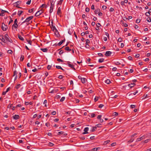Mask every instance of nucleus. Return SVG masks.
I'll return each instance as SVG.
<instances>
[{
  "label": "nucleus",
  "instance_id": "nucleus-1",
  "mask_svg": "<svg viewBox=\"0 0 151 151\" xmlns=\"http://www.w3.org/2000/svg\"><path fill=\"white\" fill-rule=\"evenodd\" d=\"M33 16H30L28 17L26 19V20L25 21H24V22H23L22 23V24L25 22H27V25H28L29 24V23H28L29 22V21L31 19H32L33 18Z\"/></svg>",
  "mask_w": 151,
  "mask_h": 151
},
{
  "label": "nucleus",
  "instance_id": "nucleus-2",
  "mask_svg": "<svg viewBox=\"0 0 151 151\" xmlns=\"http://www.w3.org/2000/svg\"><path fill=\"white\" fill-rule=\"evenodd\" d=\"M8 26L7 25H5L4 23H2L1 28L3 31H6L8 29Z\"/></svg>",
  "mask_w": 151,
  "mask_h": 151
},
{
  "label": "nucleus",
  "instance_id": "nucleus-3",
  "mask_svg": "<svg viewBox=\"0 0 151 151\" xmlns=\"http://www.w3.org/2000/svg\"><path fill=\"white\" fill-rule=\"evenodd\" d=\"M17 22L18 21L17 20V19H16L14 20V24L13 25L12 27H14V28L16 29L17 28V27H18Z\"/></svg>",
  "mask_w": 151,
  "mask_h": 151
},
{
  "label": "nucleus",
  "instance_id": "nucleus-4",
  "mask_svg": "<svg viewBox=\"0 0 151 151\" xmlns=\"http://www.w3.org/2000/svg\"><path fill=\"white\" fill-rule=\"evenodd\" d=\"M42 9H40V10L38 11L35 14V16L36 17L40 15L43 12Z\"/></svg>",
  "mask_w": 151,
  "mask_h": 151
},
{
  "label": "nucleus",
  "instance_id": "nucleus-5",
  "mask_svg": "<svg viewBox=\"0 0 151 151\" xmlns=\"http://www.w3.org/2000/svg\"><path fill=\"white\" fill-rule=\"evenodd\" d=\"M145 136L146 135H144L139 138H137L136 140V142H137L138 141H141V140H142L143 139L145 138Z\"/></svg>",
  "mask_w": 151,
  "mask_h": 151
},
{
  "label": "nucleus",
  "instance_id": "nucleus-6",
  "mask_svg": "<svg viewBox=\"0 0 151 151\" xmlns=\"http://www.w3.org/2000/svg\"><path fill=\"white\" fill-rule=\"evenodd\" d=\"M68 63L67 65H68V66L70 67V68H72L74 70H75V68L74 67V65L73 64H70V62L69 61L67 62Z\"/></svg>",
  "mask_w": 151,
  "mask_h": 151
},
{
  "label": "nucleus",
  "instance_id": "nucleus-7",
  "mask_svg": "<svg viewBox=\"0 0 151 151\" xmlns=\"http://www.w3.org/2000/svg\"><path fill=\"white\" fill-rule=\"evenodd\" d=\"M54 31L55 32V34L57 37H59L60 36V35L59 34V32L57 29H55Z\"/></svg>",
  "mask_w": 151,
  "mask_h": 151
},
{
  "label": "nucleus",
  "instance_id": "nucleus-8",
  "mask_svg": "<svg viewBox=\"0 0 151 151\" xmlns=\"http://www.w3.org/2000/svg\"><path fill=\"white\" fill-rule=\"evenodd\" d=\"M112 52L110 51H106L105 54V55L106 56H109L111 54Z\"/></svg>",
  "mask_w": 151,
  "mask_h": 151
},
{
  "label": "nucleus",
  "instance_id": "nucleus-9",
  "mask_svg": "<svg viewBox=\"0 0 151 151\" xmlns=\"http://www.w3.org/2000/svg\"><path fill=\"white\" fill-rule=\"evenodd\" d=\"M12 117L14 119L17 120L19 118V116L18 115L15 114Z\"/></svg>",
  "mask_w": 151,
  "mask_h": 151
},
{
  "label": "nucleus",
  "instance_id": "nucleus-10",
  "mask_svg": "<svg viewBox=\"0 0 151 151\" xmlns=\"http://www.w3.org/2000/svg\"><path fill=\"white\" fill-rule=\"evenodd\" d=\"M89 128L88 127H86L84 129V132H83V134H87L88 133V131Z\"/></svg>",
  "mask_w": 151,
  "mask_h": 151
},
{
  "label": "nucleus",
  "instance_id": "nucleus-11",
  "mask_svg": "<svg viewBox=\"0 0 151 151\" xmlns=\"http://www.w3.org/2000/svg\"><path fill=\"white\" fill-rule=\"evenodd\" d=\"M21 2L20 1H18L15 2V4H16V7H18V8H21V7L18 6V5H19V4H20Z\"/></svg>",
  "mask_w": 151,
  "mask_h": 151
},
{
  "label": "nucleus",
  "instance_id": "nucleus-12",
  "mask_svg": "<svg viewBox=\"0 0 151 151\" xmlns=\"http://www.w3.org/2000/svg\"><path fill=\"white\" fill-rule=\"evenodd\" d=\"M53 5H52V3H51V6L50 7V13H51L53 11Z\"/></svg>",
  "mask_w": 151,
  "mask_h": 151
},
{
  "label": "nucleus",
  "instance_id": "nucleus-13",
  "mask_svg": "<svg viewBox=\"0 0 151 151\" xmlns=\"http://www.w3.org/2000/svg\"><path fill=\"white\" fill-rule=\"evenodd\" d=\"M136 84L134 83H131L130 84H129L128 85V86L129 87H130L131 88H132L134 86H135Z\"/></svg>",
  "mask_w": 151,
  "mask_h": 151
},
{
  "label": "nucleus",
  "instance_id": "nucleus-14",
  "mask_svg": "<svg viewBox=\"0 0 151 151\" xmlns=\"http://www.w3.org/2000/svg\"><path fill=\"white\" fill-rule=\"evenodd\" d=\"M51 26L52 27V30L53 31H54V30L55 29H56L55 26H53V22L52 20L51 22Z\"/></svg>",
  "mask_w": 151,
  "mask_h": 151
},
{
  "label": "nucleus",
  "instance_id": "nucleus-15",
  "mask_svg": "<svg viewBox=\"0 0 151 151\" xmlns=\"http://www.w3.org/2000/svg\"><path fill=\"white\" fill-rule=\"evenodd\" d=\"M18 37L21 40L23 41L24 40V38L20 35H18Z\"/></svg>",
  "mask_w": 151,
  "mask_h": 151
},
{
  "label": "nucleus",
  "instance_id": "nucleus-16",
  "mask_svg": "<svg viewBox=\"0 0 151 151\" xmlns=\"http://www.w3.org/2000/svg\"><path fill=\"white\" fill-rule=\"evenodd\" d=\"M65 41V39H64L63 40H62V41L58 43V46L60 45L64 42Z\"/></svg>",
  "mask_w": 151,
  "mask_h": 151
},
{
  "label": "nucleus",
  "instance_id": "nucleus-17",
  "mask_svg": "<svg viewBox=\"0 0 151 151\" xmlns=\"http://www.w3.org/2000/svg\"><path fill=\"white\" fill-rule=\"evenodd\" d=\"M0 40H1L3 42H5V40L3 36H0Z\"/></svg>",
  "mask_w": 151,
  "mask_h": 151
},
{
  "label": "nucleus",
  "instance_id": "nucleus-18",
  "mask_svg": "<svg viewBox=\"0 0 151 151\" xmlns=\"http://www.w3.org/2000/svg\"><path fill=\"white\" fill-rule=\"evenodd\" d=\"M100 149V147L94 148L91 150V151H96Z\"/></svg>",
  "mask_w": 151,
  "mask_h": 151
},
{
  "label": "nucleus",
  "instance_id": "nucleus-19",
  "mask_svg": "<svg viewBox=\"0 0 151 151\" xmlns=\"http://www.w3.org/2000/svg\"><path fill=\"white\" fill-rule=\"evenodd\" d=\"M61 13V8L59 7L58 8L57 10V14L58 15Z\"/></svg>",
  "mask_w": 151,
  "mask_h": 151
},
{
  "label": "nucleus",
  "instance_id": "nucleus-20",
  "mask_svg": "<svg viewBox=\"0 0 151 151\" xmlns=\"http://www.w3.org/2000/svg\"><path fill=\"white\" fill-rule=\"evenodd\" d=\"M41 50L43 52H46L48 50V49L47 48H41Z\"/></svg>",
  "mask_w": 151,
  "mask_h": 151
},
{
  "label": "nucleus",
  "instance_id": "nucleus-21",
  "mask_svg": "<svg viewBox=\"0 0 151 151\" xmlns=\"http://www.w3.org/2000/svg\"><path fill=\"white\" fill-rule=\"evenodd\" d=\"M5 39L7 41L8 40V39L9 38V37L8 36V35L6 34V35H5Z\"/></svg>",
  "mask_w": 151,
  "mask_h": 151
},
{
  "label": "nucleus",
  "instance_id": "nucleus-22",
  "mask_svg": "<svg viewBox=\"0 0 151 151\" xmlns=\"http://www.w3.org/2000/svg\"><path fill=\"white\" fill-rule=\"evenodd\" d=\"M100 11V9H97L95 10L94 12L95 14H97L99 13Z\"/></svg>",
  "mask_w": 151,
  "mask_h": 151
},
{
  "label": "nucleus",
  "instance_id": "nucleus-23",
  "mask_svg": "<svg viewBox=\"0 0 151 151\" xmlns=\"http://www.w3.org/2000/svg\"><path fill=\"white\" fill-rule=\"evenodd\" d=\"M65 50H67L69 51H71V49L69 48V47H67L65 48Z\"/></svg>",
  "mask_w": 151,
  "mask_h": 151
},
{
  "label": "nucleus",
  "instance_id": "nucleus-24",
  "mask_svg": "<svg viewBox=\"0 0 151 151\" xmlns=\"http://www.w3.org/2000/svg\"><path fill=\"white\" fill-rule=\"evenodd\" d=\"M104 59L102 58L99 59L98 61L99 63H101L104 62Z\"/></svg>",
  "mask_w": 151,
  "mask_h": 151
},
{
  "label": "nucleus",
  "instance_id": "nucleus-25",
  "mask_svg": "<svg viewBox=\"0 0 151 151\" xmlns=\"http://www.w3.org/2000/svg\"><path fill=\"white\" fill-rule=\"evenodd\" d=\"M150 13L149 11V12H147L145 13V15L147 17H149L150 15Z\"/></svg>",
  "mask_w": 151,
  "mask_h": 151
},
{
  "label": "nucleus",
  "instance_id": "nucleus-26",
  "mask_svg": "<svg viewBox=\"0 0 151 151\" xmlns=\"http://www.w3.org/2000/svg\"><path fill=\"white\" fill-rule=\"evenodd\" d=\"M96 127H93L92 128V129L91 130V132H93L96 130Z\"/></svg>",
  "mask_w": 151,
  "mask_h": 151
},
{
  "label": "nucleus",
  "instance_id": "nucleus-27",
  "mask_svg": "<svg viewBox=\"0 0 151 151\" xmlns=\"http://www.w3.org/2000/svg\"><path fill=\"white\" fill-rule=\"evenodd\" d=\"M105 82L107 84H109L110 83L111 81L109 79H107L106 81Z\"/></svg>",
  "mask_w": 151,
  "mask_h": 151
},
{
  "label": "nucleus",
  "instance_id": "nucleus-28",
  "mask_svg": "<svg viewBox=\"0 0 151 151\" xmlns=\"http://www.w3.org/2000/svg\"><path fill=\"white\" fill-rule=\"evenodd\" d=\"M81 80L82 82L83 83H85L86 82H85V79L84 78H81Z\"/></svg>",
  "mask_w": 151,
  "mask_h": 151
},
{
  "label": "nucleus",
  "instance_id": "nucleus-29",
  "mask_svg": "<svg viewBox=\"0 0 151 151\" xmlns=\"http://www.w3.org/2000/svg\"><path fill=\"white\" fill-rule=\"evenodd\" d=\"M23 12V11H19L18 12L17 14L19 16H20L22 14Z\"/></svg>",
  "mask_w": 151,
  "mask_h": 151
},
{
  "label": "nucleus",
  "instance_id": "nucleus-30",
  "mask_svg": "<svg viewBox=\"0 0 151 151\" xmlns=\"http://www.w3.org/2000/svg\"><path fill=\"white\" fill-rule=\"evenodd\" d=\"M7 53L9 54H12L13 53V51L12 50H10L7 51Z\"/></svg>",
  "mask_w": 151,
  "mask_h": 151
},
{
  "label": "nucleus",
  "instance_id": "nucleus-31",
  "mask_svg": "<svg viewBox=\"0 0 151 151\" xmlns=\"http://www.w3.org/2000/svg\"><path fill=\"white\" fill-rule=\"evenodd\" d=\"M90 114L91 117L92 118L94 117L95 116V115L94 113H91Z\"/></svg>",
  "mask_w": 151,
  "mask_h": 151
},
{
  "label": "nucleus",
  "instance_id": "nucleus-32",
  "mask_svg": "<svg viewBox=\"0 0 151 151\" xmlns=\"http://www.w3.org/2000/svg\"><path fill=\"white\" fill-rule=\"evenodd\" d=\"M110 141L109 140H108L104 141V145H106V144L109 143L110 142Z\"/></svg>",
  "mask_w": 151,
  "mask_h": 151
},
{
  "label": "nucleus",
  "instance_id": "nucleus-33",
  "mask_svg": "<svg viewBox=\"0 0 151 151\" xmlns=\"http://www.w3.org/2000/svg\"><path fill=\"white\" fill-rule=\"evenodd\" d=\"M24 59V56L23 55H21V57H20V60L21 61H23Z\"/></svg>",
  "mask_w": 151,
  "mask_h": 151
},
{
  "label": "nucleus",
  "instance_id": "nucleus-34",
  "mask_svg": "<svg viewBox=\"0 0 151 151\" xmlns=\"http://www.w3.org/2000/svg\"><path fill=\"white\" fill-rule=\"evenodd\" d=\"M20 86H21V85L20 84H17V85L16 86L15 88L17 89H18L20 87Z\"/></svg>",
  "mask_w": 151,
  "mask_h": 151
},
{
  "label": "nucleus",
  "instance_id": "nucleus-35",
  "mask_svg": "<svg viewBox=\"0 0 151 151\" xmlns=\"http://www.w3.org/2000/svg\"><path fill=\"white\" fill-rule=\"evenodd\" d=\"M34 8H32L31 9L29 10L28 11V12L30 13H32L34 11Z\"/></svg>",
  "mask_w": 151,
  "mask_h": 151
},
{
  "label": "nucleus",
  "instance_id": "nucleus-36",
  "mask_svg": "<svg viewBox=\"0 0 151 151\" xmlns=\"http://www.w3.org/2000/svg\"><path fill=\"white\" fill-rule=\"evenodd\" d=\"M65 99V97H63L60 99V101L61 102H62Z\"/></svg>",
  "mask_w": 151,
  "mask_h": 151
},
{
  "label": "nucleus",
  "instance_id": "nucleus-37",
  "mask_svg": "<svg viewBox=\"0 0 151 151\" xmlns=\"http://www.w3.org/2000/svg\"><path fill=\"white\" fill-rule=\"evenodd\" d=\"M99 98V97H96L94 99L95 102L97 101L98 100Z\"/></svg>",
  "mask_w": 151,
  "mask_h": 151
},
{
  "label": "nucleus",
  "instance_id": "nucleus-38",
  "mask_svg": "<svg viewBox=\"0 0 151 151\" xmlns=\"http://www.w3.org/2000/svg\"><path fill=\"white\" fill-rule=\"evenodd\" d=\"M134 140V139L133 138H131L128 141V142L129 143L132 142H133Z\"/></svg>",
  "mask_w": 151,
  "mask_h": 151
},
{
  "label": "nucleus",
  "instance_id": "nucleus-39",
  "mask_svg": "<svg viewBox=\"0 0 151 151\" xmlns=\"http://www.w3.org/2000/svg\"><path fill=\"white\" fill-rule=\"evenodd\" d=\"M54 145V144L53 143L50 142L48 144V145L50 147Z\"/></svg>",
  "mask_w": 151,
  "mask_h": 151
},
{
  "label": "nucleus",
  "instance_id": "nucleus-40",
  "mask_svg": "<svg viewBox=\"0 0 151 151\" xmlns=\"http://www.w3.org/2000/svg\"><path fill=\"white\" fill-rule=\"evenodd\" d=\"M63 0H60L58 2V4H60L61 5L62 4V3L63 1Z\"/></svg>",
  "mask_w": 151,
  "mask_h": 151
},
{
  "label": "nucleus",
  "instance_id": "nucleus-41",
  "mask_svg": "<svg viewBox=\"0 0 151 151\" xmlns=\"http://www.w3.org/2000/svg\"><path fill=\"white\" fill-rule=\"evenodd\" d=\"M57 60L58 61V62H63V60H62L61 59H60V58H58L57 59Z\"/></svg>",
  "mask_w": 151,
  "mask_h": 151
},
{
  "label": "nucleus",
  "instance_id": "nucleus-42",
  "mask_svg": "<svg viewBox=\"0 0 151 151\" xmlns=\"http://www.w3.org/2000/svg\"><path fill=\"white\" fill-rule=\"evenodd\" d=\"M56 67L57 69H62V68L60 66L56 65Z\"/></svg>",
  "mask_w": 151,
  "mask_h": 151
},
{
  "label": "nucleus",
  "instance_id": "nucleus-43",
  "mask_svg": "<svg viewBox=\"0 0 151 151\" xmlns=\"http://www.w3.org/2000/svg\"><path fill=\"white\" fill-rule=\"evenodd\" d=\"M118 113L116 112H114L113 113V115L114 116H117L118 115Z\"/></svg>",
  "mask_w": 151,
  "mask_h": 151
},
{
  "label": "nucleus",
  "instance_id": "nucleus-44",
  "mask_svg": "<svg viewBox=\"0 0 151 151\" xmlns=\"http://www.w3.org/2000/svg\"><path fill=\"white\" fill-rule=\"evenodd\" d=\"M27 42H28V43L29 44H30V45H32V41H31V40H27Z\"/></svg>",
  "mask_w": 151,
  "mask_h": 151
},
{
  "label": "nucleus",
  "instance_id": "nucleus-45",
  "mask_svg": "<svg viewBox=\"0 0 151 151\" xmlns=\"http://www.w3.org/2000/svg\"><path fill=\"white\" fill-rule=\"evenodd\" d=\"M147 21L148 22H150L151 21V19L150 17H148L147 19Z\"/></svg>",
  "mask_w": 151,
  "mask_h": 151
},
{
  "label": "nucleus",
  "instance_id": "nucleus-46",
  "mask_svg": "<svg viewBox=\"0 0 151 151\" xmlns=\"http://www.w3.org/2000/svg\"><path fill=\"white\" fill-rule=\"evenodd\" d=\"M140 20L138 19H136V22L137 23H139L140 22Z\"/></svg>",
  "mask_w": 151,
  "mask_h": 151
},
{
  "label": "nucleus",
  "instance_id": "nucleus-47",
  "mask_svg": "<svg viewBox=\"0 0 151 151\" xmlns=\"http://www.w3.org/2000/svg\"><path fill=\"white\" fill-rule=\"evenodd\" d=\"M31 2V0H29L28 1H27V2L26 4H27L29 5V4H30Z\"/></svg>",
  "mask_w": 151,
  "mask_h": 151
},
{
  "label": "nucleus",
  "instance_id": "nucleus-48",
  "mask_svg": "<svg viewBox=\"0 0 151 151\" xmlns=\"http://www.w3.org/2000/svg\"><path fill=\"white\" fill-rule=\"evenodd\" d=\"M147 94H145L143 96H142L143 98L142 99H144L146 98L147 97Z\"/></svg>",
  "mask_w": 151,
  "mask_h": 151
},
{
  "label": "nucleus",
  "instance_id": "nucleus-49",
  "mask_svg": "<svg viewBox=\"0 0 151 151\" xmlns=\"http://www.w3.org/2000/svg\"><path fill=\"white\" fill-rule=\"evenodd\" d=\"M114 9L112 7L110 9V12H112L114 11Z\"/></svg>",
  "mask_w": 151,
  "mask_h": 151
},
{
  "label": "nucleus",
  "instance_id": "nucleus-50",
  "mask_svg": "<svg viewBox=\"0 0 151 151\" xmlns=\"http://www.w3.org/2000/svg\"><path fill=\"white\" fill-rule=\"evenodd\" d=\"M102 8L103 9L105 10L106 9V6L105 5H103L102 6Z\"/></svg>",
  "mask_w": 151,
  "mask_h": 151
},
{
  "label": "nucleus",
  "instance_id": "nucleus-51",
  "mask_svg": "<svg viewBox=\"0 0 151 151\" xmlns=\"http://www.w3.org/2000/svg\"><path fill=\"white\" fill-rule=\"evenodd\" d=\"M146 135L147 136H150L151 137V133H149L146 134Z\"/></svg>",
  "mask_w": 151,
  "mask_h": 151
},
{
  "label": "nucleus",
  "instance_id": "nucleus-52",
  "mask_svg": "<svg viewBox=\"0 0 151 151\" xmlns=\"http://www.w3.org/2000/svg\"><path fill=\"white\" fill-rule=\"evenodd\" d=\"M56 112L55 111H52L51 113V114L53 115H55L56 114Z\"/></svg>",
  "mask_w": 151,
  "mask_h": 151
},
{
  "label": "nucleus",
  "instance_id": "nucleus-53",
  "mask_svg": "<svg viewBox=\"0 0 151 151\" xmlns=\"http://www.w3.org/2000/svg\"><path fill=\"white\" fill-rule=\"evenodd\" d=\"M122 41V39L121 38H120V37L118 39V42H121Z\"/></svg>",
  "mask_w": 151,
  "mask_h": 151
},
{
  "label": "nucleus",
  "instance_id": "nucleus-54",
  "mask_svg": "<svg viewBox=\"0 0 151 151\" xmlns=\"http://www.w3.org/2000/svg\"><path fill=\"white\" fill-rule=\"evenodd\" d=\"M86 12H88L89 11V9L88 7L86 8Z\"/></svg>",
  "mask_w": 151,
  "mask_h": 151
},
{
  "label": "nucleus",
  "instance_id": "nucleus-55",
  "mask_svg": "<svg viewBox=\"0 0 151 151\" xmlns=\"http://www.w3.org/2000/svg\"><path fill=\"white\" fill-rule=\"evenodd\" d=\"M150 139H148L145 140L144 141V142L145 143H147L149 142V140H150Z\"/></svg>",
  "mask_w": 151,
  "mask_h": 151
},
{
  "label": "nucleus",
  "instance_id": "nucleus-56",
  "mask_svg": "<svg viewBox=\"0 0 151 151\" xmlns=\"http://www.w3.org/2000/svg\"><path fill=\"white\" fill-rule=\"evenodd\" d=\"M12 104H9L8 105V108H10L12 106Z\"/></svg>",
  "mask_w": 151,
  "mask_h": 151
},
{
  "label": "nucleus",
  "instance_id": "nucleus-57",
  "mask_svg": "<svg viewBox=\"0 0 151 151\" xmlns=\"http://www.w3.org/2000/svg\"><path fill=\"white\" fill-rule=\"evenodd\" d=\"M104 106V105L102 104H101L99 106V107L100 108H102Z\"/></svg>",
  "mask_w": 151,
  "mask_h": 151
},
{
  "label": "nucleus",
  "instance_id": "nucleus-58",
  "mask_svg": "<svg viewBox=\"0 0 151 151\" xmlns=\"http://www.w3.org/2000/svg\"><path fill=\"white\" fill-rule=\"evenodd\" d=\"M139 54H136V55L135 56V57L136 58H137L139 57Z\"/></svg>",
  "mask_w": 151,
  "mask_h": 151
},
{
  "label": "nucleus",
  "instance_id": "nucleus-59",
  "mask_svg": "<svg viewBox=\"0 0 151 151\" xmlns=\"http://www.w3.org/2000/svg\"><path fill=\"white\" fill-rule=\"evenodd\" d=\"M7 41L11 43L12 42V40L11 39L9 38Z\"/></svg>",
  "mask_w": 151,
  "mask_h": 151
},
{
  "label": "nucleus",
  "instance_id": "nucleus-60",
  "mask_svg": "<svg viewBox=\"0 0 151 151\" xmlns=\"http://www.w3.org/2000/svg\"><path fill=\"white\" fill-rule=\"evenodd\" d=\"M51 65H48L47 67V69L48 70H50L51 68Z\"/></svg>",
  "mask_w": 151,
  "mask_h": 151
},
{
  "label": "nucleus",
  "instance_id": "nucleus-61",
  "mask_svg": "<svg viewBox=\"0 0 151 151\" xmlns=\"http://www.w3.org/2000/svg\"><path fill=\"white\" fill-rule=\"evenodd\" d=\"M58 78H59V79H62L63 78V76L62 75H60L59 76H58Z\"/></svg>",
  "mask_w": 151,
  "mask_h": 151
},
{
  "label": "nucleus",
  "instance_id": "nucleus-62",
  "mask_svg": "<svg viewBox=\"0 0 151 151\" xmlns=\"http://www.w3.org/2000/svg\"><path fill=\"white\" fill-rule=\"evenodd\" d=\"M63 132H59L58 133V135H60L61 134H63Z\"/></svg>",
  "mask_w": 151,
  "mask_h": 151
},
{
  "label": "nucleus",
  "instance_id": "nucleus-63",
  "mask_svg": "<svg viewBox=\"0 0 151 151\" xmlns=\"http://www.w3.org/2000/svg\"><path fill=\"white\" fill-rule=\"evenodd\" d=\"M98 55L99 56H102V57H103V54L101 53H98Z\"/></svg>",
  "mask_w": 151,
  "mask_h": 151
},
{
  "label": "nucleus",
  "instance_id": "nucleus-64",
  "mask_svg": "<svg viewBox=\"0 0 151 151\" xmlns=\"http://www.w3.org/2000/svg\"><path fill=\"white\" fill-rule=\"evenodd\" d=\"M125 3L124 2V1H122L121 2V4L122 6H123L124 5Z\"/></svg>",
  "mask_w": 151,
  "mask_h": 151
}]
</instances>
